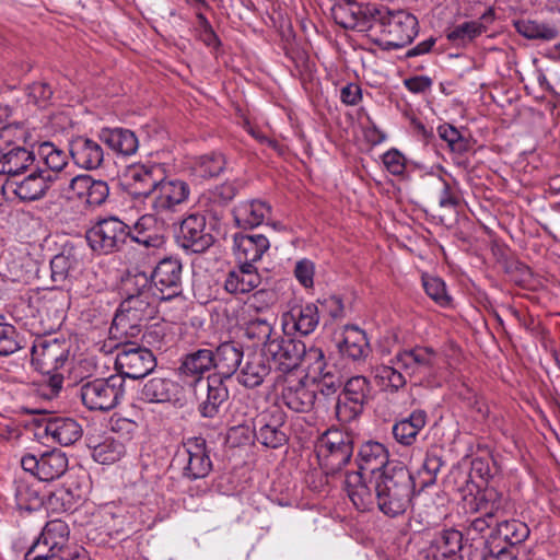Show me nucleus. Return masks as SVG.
<instances>
[{"label": "nucleus", "mask_w": 560, "mask_h": 560, "mask_svg": "<svg viewBox=\"0 0 560 560\" xmlns=\"http://www.w3.org/2000/svg\"><path fill=\"white\" fill-rule=\"evenodd\" d=\"M245 335L248 339L262 343L264 351H266V345L273 340L278 332L275 330L273 323L268 318L256 317L250 319L245 327Z\"/></svg>", "instance_id": "51"}, {"label": "nucleus", "mask_w": 560, "mask_h": 560, "mask_svg": "<svg viewBox=\"0 0 560 560\" xmlns=\"http://www.w3.org/2000/svg\"><path fill=\"white\" fill-rule=\"evenodd\" d=\"M316 398L315 384L305 380L289 382L281 392L282 404L294 412H310Z\"/></svg>", "instance_id": "22"}, {"label": "nucleus", "mask_w": 560, "mask_h": 560, "mask_svg": "<svg viewBox=\"0 0 560 560\" xmlns=\"http://www.w3.org/2000/svg\"><path fill=\"white\" fill-rule=\"evenodd\" d=\"M52 177L46 170H37L15 183L13 192L22 201H34L43 198L50 187Z\"/></svg>", "instance_id": "34"}, {"label": "nucleus", "mask_w": 560, "mask_h": 560, "mask_svg": "<svg viewBox=\"0 0 560 560\" xmlns=\"http://www.w3.org/2000/svg\"><path fill=\"white\" fill-rule=\"evenodd\" d=\"M213 350L202 348L185 354L180 360L179 372L182 375L197 380L214 369Z\"/></svg>", "instance_id": "42"}, {"label": "nucleus", "mask_w": 560, "mask_h": 560, "mask_svg": "<svg viewBox=\"0 0 560 560\" xmlns=\"http://www.w3.org/2000/svg\"><path fill=\"white\" fill-rule=\"evenodd\" d=\"M317 454L327 475H335L342 469L353 454V436L339 429H328L322 434L317 444Z\"/></svg>", "instance_id": "8"}, {"label": "nucleus", "mask_w": 560, "mask_h": 560, "mask_svg": "<svg viewBox=\"0 0 560 560\" xmlns=\"http://www.w3.org/2000/svg\"><path fill=\"white\" fill-rule=\"evenodd\" d=\"M271 372L270 360L265 352L247 353L236 374L237 382L246 388L260 386Z\"/></svg>", "instance_id": "23"}, {"label": "nucleus", "mask_w": 560, "mask_h": 560, "mask_svg": "<svg viewBox=\"0 0 560 560\" xmlns=\"http://www.w3.org/2000/svg\"><path fill=\"white\" fill-rule=\"evenodd\" d=\"M440 370V355L431 347L416 346L400 349L387 363L374 368L377 384L386 392L397 393L407 384V377L430 382Z\"/></svg>", "instance_id": "2"}, {"label": "nucleus", "mask_w": 560, "mask_h": 560, "mask_svg": "<svg viewBox=\"0 0 560 560\" xmlns=\"http://www.w3.org/2000/svg\"><path fill=\"white\" fill-rule=\"evenodd\" d=\"M154 293L160 301H170L183 292V265L180 259L166 257L161 259L150 273Z\"/></svg>", "instance_id": "16"}, {"label": "nucleus", "mask_w": 560, "mask_h": 560, "mask_svg": "<svg viewBox=\"0 0 560 560\" xmlns=\"http://www.w3.org/2000/svg\"><path fill=\"white\" fill-rule=\"evenodd\" d=\"M270 213L271 206L261 199L240 201L233 209L234 221L243 229L260 225Z\"/></svg>", "instance_id": "33"}, {"label": "nucleus", "mask_w": 560, "mask_h": 560, "mask_svg": "<svg viewBox=\"0 0 560 560\" xmlns=\"http://www.w3.org/2000/svg\"><path fill=\"white\" fill-rule=\"evenodd\" d=\"M159 171V165L131 167L126 175L131 194L136 197H143L148 201L160 180V177L156 176Z\"/></svg>", "instance_id": "35"}, {"label": "nucleus", "mask_w": 560, "mask_h": 560, "mask_svg": "<svg viewBox=\"0 0 560 560\" xmlns=\"http://www.w3.org/2000/svg\"><path fill=\"white\" fill-rule=\"evenodd\" d=\"M180 386L167 377H152L148 380L140 393L139 399L149 404L175 402L178 400Z\"/></svg>", "instance_id": "30"}, {"label": "nucleus", "mask_w": 560, "mask_h": 560, "mask_svg": "<svg viewBox=\"0 0 560 560\" xmlns=\"http://www.w3.org/2000/svg\"><path fill=\"white\" fill-rule=\"evenodd\" d=\"M287 422L285 412L277 405H272L254 419V435L258 443L268 448L283 446L289 436L284 430Z\"/></svg>", "instance_id": "13"}, {"label": "nucleus", "mask_w": 560, "mask_h": 560, "mask_svg": "<svg viewBox=\"0 0 560 560\" xmlns=\"http://www.w3.org/2000/svg\"><path fill=\"white\" fill-rule=\"evenodd\" d=\"M35 161V154L23 144L4 145L0 149V174L19 175Z\"/></svg>", "instance_id": "31"}, {"label": "nucleus", "mask_w": 560, "mask_h": 560, "mask_svg": "<svg viewBox=\"0 0 560 560\" xmlns=\"http://www.w3.org/2000/svg\"><path fill=\"white\" fill-rule=\"evenodd\" d=\"M244 180L240 178L226 180L209 189L207 194L203 195V198L220 207H224L234 199L238 191L244 187Z\"/></svg>", "instance_id": "50"}, {"label": "nucleus", "mask_w": 560, "mask_h": 560, "mask_svg": "<svg viewBox=\"0 0 560 560\" xmlns=\"http://www.w3.org/2000/svg\"><path fill=\"white\" fill-rule=\"evenodd\" d=\"M459 552L462 560H490L494 558L483 539H472L471 542L463 545Z\"/></svg>", "instance_id": "59"}, {"label": "nucleus", "mask_w": 560, "mask_h": 560, "mask_svg": "<svg viewBox=\"0 0 560 560\" xmlns=\"http://www.w3.org/2000/svg\"><path fill=\"white\" fill-rule=\"evenodd\" d=\"M341 355L353 361L365 358L369 353L366 335L357 326L347 325L342 338L337 342Z\"/></svg>", "instance_id": "38"}, {"label": "nucleus", "mask_w": 560, "mask_h": 560, "mask_svg": "<svg viewBox=\"0 0 560 560\" xmlns=\"http://www.w3.org/2000/svg\"><path fill=\"white\" fill-rule=\"evenodd\" d=\"M190 195L189 185L179 178L163 177L153 189L148 205L162 221L171 219Z\"/></svg>", "instance_id": "10"}, {"label": "nucleus", "mask_w": 560, "mask_h": 560, "mask_svg": "<svg viewBox=\"0 0 560 560\" xmlns=\"http://www.w3.org/2000/svg\"><path fill=\"white\" fill-rule=\"evenodd\" d=\"M443 466L442 458L434 453H427L419 470L420 491L435 483L436 476Z\"/></svg>", "instance_id": "57"}, {"label": "nucleus", "mask_w": 560, "mask_h": 560, "mask_svg": "<svg viewBox=\"0 0 560 560\" xmlns=\"http://www.w3.org/2000/svg\"><path fill=\"white\" fill-rule=\"evenodd\" d=\"M128 339L125 336L121 339L109 337L108 345L104 343L102 350L112 352L115 349L117 351L115 359L117 375L132 380L144 377L155 369L156 359L150 349L137 346Z\"/></svg>", "instance_id": "5"}, {"label": "nucleus", "mask_w": 560, "mask_h": 560, "mask_svg": "<svg viewBox=\"0 0 560 560\" xmlns=\"http://www.w3.org/2000/svg\"><path fill=\"white\" fill-rule=\"evenodd\" d=\"M81 399L90 410L108 411L114 409L124 398L125 380L121 375L96 378L81 386Z\"/></svg>", "instance_id": "9"}, {"label": "nucleus", "mask_w": 560, "mask_h": 560, "mask_svg": "<svg viewBox=\"0 0 560 560\" xmlns=\"http://www.w3.org/2000/svg\"><path fill=\"white\" fill-rule=\"evenodd\" d=\"M261 282L256 267L248 268L238 264L237 269L231 270L224 281V289L231 294H245L255 290Z\"/></svg>", "instance_id": "40"}, {"label": "nucleus", "mask_w": 560, "mask_h": 560, "mask_svg": "<svg viewBox=\"0 0 560 560\" xmlns=\"http://www.w3.org/2000/svg\"><path fill=\"white\" fill-rule=\"evenodd\" d=\"M197 410L202 418L213 419L219 416L229 399V389L219 375L198 377L192 382Z\"/></svg>", "instance_id": "11"}, {"label": "nucleus", "mask_w": 560, "mask_h": 560, "mask_svg": "<svg viewBox=\"0 0 560 560\" xmlns=\"http://www.w3.org/2000/svg\"><path fill=\"white\" fill-rule=\"evenodd\" d=\"M422 285L428 296H430L436 304L442 307L451 305L452 299L447 294L446 284L441 278L423 276Z\"/></svg>", "instance_id": "55"}, {"label": "nucleus", "mask_w": 560, "mask_h": 560, "mask_svg": "<svg viewBox=\"0 0 560 560\" xmlns=\"http://www.w3.org/2000/svg\"><path fill=\"white\" fill-rule=\"evenodd\" d=\"M315 265L312 260L303 258L296 261L294 267V276L299 283L310 289L314 285Z\"/></svg>", "instance_id": "63"}, {"label": "nucleus", "mask_w": 560, "mask_h": 560, "mask_svg": "<svg viewBox=\"0 0 560 560\" xmlns=\"http://www.w3.org/2000/svg\"><path fill=\"white\" fill-rule=\"evenodd\" d=\"M439 137L447 143L454 155H464L471 149L470 140L457 128L450 124H442L436 129Z\"/></svg>", "instance_id": "48"}, {"label": "nucleus", "mask_w": 560, "mask_h": 560, "mask_svg": "<svg viewBox=\"0 0 560 560\" xmlns=\"http://www.w3.org/2000/svg\"><path fill=\"white\" fill-rule=\"evenodd\" d=\"M84 493L80 486L75 485L74 487H62L57 489L51 493L49 500L52 504L54 501L60 503V508L63 511L74 510L75 506L83 501Z\"/></svg>", "instance_id": "56"}, {"label": "nucleus", "mask_w": 560, "mask_h": 560, "mask_svg": "<svg viewBox=\"0 0 560 560\" xmlns=\"http://www.w3.org/2000/svg\"><path fill=\"white\" fill-rule=\"evenodd\" d=\"M69 154L83 170H96L104 161V150L97 140L78 136L69 142Z\"/></svg>", "instance_id": "24"}, {"label": "nucleus", "mask_w": 560, "mask_h": 560, "mask_svg": "<svg viewBox=\"0 0 560 560\" xmlns=\"http://www.w3.org/2000/svg\"><path fill=\"white\" fill-rule=\"evenodd\" d=\"M270 242L262 234L236 233L233 237V253L238 264L255 267L269 249Z\"/></svg>", "instance_id": "21"}, {"label": "nucleus", "mask_w": 560, "mask_h": 560, "mask_svg": "<svg viewBox=\"0 0 560 560\" xmlns=\"http://www.w3.org/2000/svg\"><path fill=\"white\" fill-rule=\"evenodd\" d=\"M365 407L355 400L338 394L334 402V413L340 423H350L355 420Z\"/></svg>", "instance_id": "53"}, {"label": "nucleus", "mask_w": 560, "mask_h": 560, "mask_svg": "<svg viewBox=\"0 0 560 560\" xmlns=\"http://www.w3.org/2000/svg\"><path fill=\"white\" fill-rule=\"evenodd\" d=\"M70 529L66 522L52 520L47 522L39 537L25 553V560H50L67 549L70 544Z\"/></svg>", "instance_id": "12"}, {"label": "nucleus", "mask_w": 560, "mask_h": 560, "mask_svg": "<svg viewBox=\"0 0 560 560\" xmlns=\"http://www.w3.org/2000/svg\"><path fill=\"white\" fill-rule=\"evenodd\" d=\"M417 483L408 467L400 460L393 463L375 479L365 481L359 474H347L345 488L353 505L369 511L374 505L386 516L404 514L410 505Z\"/></svg>", "instance_id": "1"}, {"label": "nucleus", "mask_w": 560, "mask_h": 560, "mask_svg": "<svg viewBox=\"0 0 560 560\" xmlns=\"http://www.w3.org/2000/svg\"><path fill=\"white\" fill-rule=\"evenodd\" d=\"M382 161L392 175L401 176L405 174L407 160L399 150L390 149L386 151L382 156Z\"/></svg>", "instance_id": "61"}, {"label": "nucleus", "mask_w": 560, "mask_h": 560, "mask_svg": "<svg viewBox=\"0 0 560 560\" xmlns=\"http://www.w3.org/2000/svg\"><path fill=\"white\" fill-rule=\"evenodd\" d=\"M392 463L388 450L383 443L372 440L365 441L358 448L355 456L358 470L351 474H359L365 481L366 475H370V479H375Z\"/></svg>", "instance_id": "20"}, {"label": "nucleus", "mask_w": 560, "mask_h": 560, "mask_svg": "<svg viewBox=\"0 0 560 560\" xmlns=\"http://www.w3.org/2000/svg\"><path fill=\"white\" fill-rule=\"evenodd\" d=\"M340 394L365 407L371 399L372 386L365 376L357 375L343 381Z\"/></svg>", "instance_id": "49"}, {"label": "nucleus", "mask_w": 560, "mask_h": 560, "mask_svg": "<svg viewBox=\"0 0 560 560\" xmlns=\"http://www.w3.org/2000/svg\"><path fill=\"white\" fill-rule=\"evenodd\" d=\"M332 16L343 28L366 32L373 30L374 12L378 4H360L357 0H334Z\"/></svg>", "instance_id": "18"}, {"label": "nucleus", "mask_w": 560, "mask_h": 560, "mask_svg": "<svg viewBox=\"0 0 560 560\" xmlns=\"http://www.w3.org/2000/svg\"><path fill=\"white\" fill-rule=\"evenodd\" d=\"M517 32L528 39L552 40L559 35L557 27L535 21H518L515 23Z\"/></svg>", "instance_id": "52"}, {"label": "nucleus", "mask_w": 560, "mask_h": 560, "mask_svg": "<svg viewBox=\"0 0 560 560\" xmlns=\"http://www.w3.org/2000/svg\"><path fill=\"white\" fill-rule=\"evenodd\" d=\"M310 357L314 358L312 372L315 374V377L319 378L318 385H315L317 393L319 392L325 397L339 394L343 385V378L336 369L325 363L324 352L318 348H311Z\"/></svg>", "instance_id": "28"}, {"label": "nucleus", "mask_w": 560, "mask_h": 560, "mask_svg": "<svg viewBox=\"0 0 560 560\" xmlns=\"http://www.w3.org/2000/svg\"><path fill=\"white\" fill-rule=\"evenodd\" d=\"M373 12V30L383 36L386 48L405 47L418 35L419 22L410 12L402 9H390L384 4H378Z\"/></svg>", "instance_id": "4"}, {"label": "nucleus", "mask_w": 560, "mask_h": 560, "mask_svg": "<svg viewBox=\"0 0 560 560\" xmlns=\"http://www.w3.org/2000/svg\"><path fill=\"white\" fill-rule=\"evenodd\" d=\"M126 296H137L139 299L158 302L159 296L154 293L151 276L145 272H136L127 277L124 283Z\"/></svg>", "instance_id": "45"}, {"label": "nucleus", "mask_w": 560, "mask_h": 560, "mask_svg": "<svg viewBox=\"0 0 560 560\" xmlns=\"http://www.w3.org/2000/svg\"><path fill=\"white\" fill-rule=\"evenodd\" d=\"M319 323V308L315 303L295 305L282 316L284 330L299 332L301 336L312 334Z\"/></svg>", "instance_id": "25"}, {"label": "nucleus", "mask_w": 560, "mask_h": 560, "mask_svg": "<svg viewBox=\"0 0 560 560\" xmlns=\"http://www.w3.org/2000/svg\"><path fill=\"white\" fill-rule=\"evenodd\" d=\"M511 510L509 498L494 488H486L475 495L474 511L493 520L495 524L508 516Z\"/></svg>", "instance_id": "27"}, {"label": "nucleus", "mask_w": 560, "mask_h": 560, "mask_svg": "<svg viewBox=\"0 0 560 560\" xmlns=\"http://www.w3.org/2000/svg\"><path fill=\"white\" fill-rule=\"evenodd\" d=\"M493 537L501 538L511 546L523 542L529 536L528 526L518 520H500L492 532Z\"/></svg>", "instance_id": "44"}, {"label": "nucleus", "mask_w": 560, "mask_h": 560, "mask_svg": "<svg viewBox=\"0 0 560 560\" xmlns=\"http://www.w3.org/2000/svg\"><path fill=\"white\" fill-rule=\"evenodd\" d=\"M131 233V228L117 217L96 221L85 233L90 248L98 255L119 252Z\"/></svg>", "instance_id": "7"}, {"label": "nucleus", "mask_w": 560, "mask_h": 560, "mask_svg": "<svg viewBox=\"0 0 560 560\" xmlns=\"http://www.w3.org/2000/svg\"><path fill=\"white\" fill-rule=\"evenodd\" d=\"M45 433L60 445L68 446L82 436L83 430L72 418H51L45 424Z\"/></svg>", "instance_id": "39"}, {"label": "nucleus", "mask_w": 560, "mask_h": 560, "mask_svg": "<svg viewBox=\"0 0 560 560\" xmlns=\"http://www.w3.org/2000/svg\"><path fill=\"white\" fill-rule=\"evenodd\" d=\"M494 13L488 9L479 20L464 22L446 33V38L457 45L474 40L487 31L485 23L492 22Z\"/></svg>", "instance_id": "43"}, {"label": "nucleus", "mask_w": 560, "mask_h": 560, "mask_svg": "<svg viewBox=\"0 0 560 560\" xmlns=\"http://www.w3.org/2000/svg\"><path fill=\"white\" fill-rule=\"evenodd\" d=\"M463 547V534L457 529H443L436 533L425 550L427 560H456Z\"/></svg>", "instance_id": "29"}, {"label": "nucleus", "mask_w": 560, "mask_h": 560, "mask_svg": "<svg viewBox=\"0 0 560 560\" xmlns=\"http://www.w3.org/2000/svg\"><path fill=\"white\" fill-rule=\"evenodd\" d=\"M176 242L186 253L206 252L213 244L214 237L207 229L205 214L194 212L184 218L176 233Z\"/></svg>", "instance_id": "15"}, {"label": "nucleus", "mask_w": 560, "mask_h": 560, "mask_svg": "<svg viewBox=\"0 0 560 560\" xmlns=\"http://www.w3.org/2000/svg\"><path fill=\"white\" fill-rule=\"evenodd\" d=\"M88 446L92 451L93 459L103 465L119 460L126 453L124 442L113 435L104 436L101 442L88 438Z\"/></svg>", "instance_id": "41"}, {"label": "nucleus", "mask_w": 560, "mask_h": 560, "mask_svg": "<svg viewBox=\"0 0 560 560\" xmlns=\"http://www.w3.org/2000/svg\"><path fill=\"white\" fill-rule=\"evenodd\" d=\"M156 314L158 302L132 295L125 296L113 319L109 336L112 339L136 337L140 334L142 324L155 318Z\"/></svg>", "instance_id": "6"}, {"label": "nucleus", "mask_w": 560, "mask_h": 560, "mask_svg": "<svg viewBox=\"0 0 560 560\" xmlns=\"http://www.w3.org/2000/svg\"><path fill=\"white\" fill-rule=\"evenodd\" d=\"M78 260L70 254H58L50 260L51 280L56 285L65 288L73 278Z\"/></svg>", "instance_id": "46"}, {"label": "nucleus", "mask_w": 560, "mask_h": 560, "mask_svg": "<svg viewBox=\"0 0 560 560\" xmlns=\"http://www.w3.org/2000/svg\"><path fill=\"white\" fill-rule=\"evenodd\" d=\"M438 180L441 184L439 206L441 208L455 209L459 205V198L455 187L442 175H438Z\"/></svg>", "instance_id": "62"}, {"label": "nucleus", "mask_w": 560, "mask_h": 560, "mask_svg": "<svg viewBox=\"0 0 560 560\" xmlns=\"http://www.w3.org/2000/svg\"><path fill=\"white\" fill-rule=\"evenodd\" d=\"M214 369L222 381L231 378L237 374L241 363L244 359V352L241 346L232 341L222 342L213 351Z\"/></svg>", "instance_id": "32"}, {"label": "nucleus", "mask_w": 560, "mask_h": 560, "mask_svg": "<svg viewBox=\"0 0 560 560\" xmlns=\"http://www.w3.org/2000/svg\"><path fill=\"white\" fill-rule=\"evenodd\" d=\"M21 466L40 481H52L60 478L68 470V457L60 450H52L38 457L26 454L21 458Z\"/></svg>", "instance_id": "17"}, {"label": "nucleus", "mask_w": 560, "mask_h": 560, "mask_svg": "<svg viewBox=\"0 0 560 560\" xmlns=\"http://www.w3.org/2000/svg\"><path fill=\"white\" fill-rule=\"evenodd\" d=\"M226 165L225 156L220 152H210L197 158L192 165L194 173L201 178L220 175Z\"/></svg>", "instance_id": "47"}, {"label": "nucleus", "mask_w": 560, "mask_h": 560, "mask_svg": "<svg viewBox=\"0 0 560 560\" xmlns=\"http://www.w3.org/2000/svg\"><path fill=\"white\" fill-rule=\"evenodd\" d=\"M109 195V187L105 180L92 179L88 196L85 198L90 206L96 207L103 205Z\"/></svg>", "instance_id": "64"}, {"label": "nucleus", "mask_w": 560, "mask_h": 560, "mask_svg": "<svg viewBox=\"0 0 560 560\" xmlns=\"http://www.w3.org/2000/svg\"><path fill=\"white\" fill-rule=\"evenodd\" d=\"M428 415L422 409L413 410L408 417L396 421L392 428V433L397 443L404 446L412 445L420 431L425 427Z\"/></svg>", "instance_id": "36"}, {"label": "nucleus", "mask_w": 560, "mask_h": 560, "mask_svg": "<svg viewBox=\"0 0 560 560\" xmlns=\"http://www.w3.org/2000/svg\"><path fill=\"white\" fill-rule=\"evenodd\" d=\"M210 452L207 441L202 436L187 439L176 456V459L183 466V476L189 480L207 477L212 470Z\"/></svg>", "instance_id": "14"}, {"label": "nucleus", "mask_w": 560, "mask_h": 560, "mask_svg": "<svg viewBox=\"0 0 560 560\" xmlns=\"http://www.w3.org/2000/svg\"><path fill=\"white\" fill-rule=\"evenodd\" d=\"M15 498L20 508L26 510H35L43 503V498L40 497L38 490L34 486L27 485L25 482L18 485L15 490Z\"/></svg>", "instance_id": "58"}, {"label": "nucleus", "mask_w": 560, "mask_h": 560, "mask_svg": "<svg viewBox=\"0 0 560 560\" xmlns=\"http://www.w3.org/2000/svg\"><path fill=\"white\" fill-rule=\"evenodd\" d=\"M265 353L271 357L282 372L296 369L302 360H314L303 341L278 336L266 345Z\"/></svg>", "instance_id": "19"}, {"label": "nucleus", "mask_w": 560, "mask_h": 560, "mask_svg": "<svg viewBox=\"0 0 560 560\" xmlns=\"http://www.w3.org/2000/svg\"><path fill=\"white\" fill-rule=\"evenodd\" d=\"M38 152L50 171L60 172L68 164V153L51 142L42 143Z\"/></svg>", "instance_id": "54"}, {"label": "nucleus", "mask_w": 560, "mask_h": 560, "mask_svg": "<svg viewBox=\"0 0 560 560\" xmlns=\"http://www.w3.org/2000/svg\"><path fill=\"white\" fill-rule=\"evenodd\" d=\"M101 140L107 144L117 155H135L139 148L136 133L126 128H104L101 131Z\"/></svg>", "instance_id": "37"}, {"label": "nucleus", "mask_w": 560, "mask_h": 560, "mask_svg": "<svg viewBox=\"0 0 560 560\" xmlns=\"http://www.w3.org/2000/svg\"><path fill=\"white\" fill-rule=\"evenodd\" d=\"M163 225L164 221L153 211L143 214L131 228L129 238L147 248H159L164 244Z\"/></svg>", "instance_id": "26"}, {"label": "nucleus", "mask_w": 560, "mask_h": 560, "mask_svg": "<svg viewBox=\"0 0 560 560\" xmlns=\"http://www.w3.org/2000/svg\"><path fill=\"white\" fill-rule=\"evenodd\" d=\"M70 346L66 339L51 336H37L31 348V364L40 374L47 376L51 393H58L63 383L59 372L69 359Z\"/></svg>", "instance_id": "3"}, {"label": "nucleus", "mask_w": 560, "mask_h": 560, "mask_svg": "<svg viewBox=\"0 0 560 560\" xmlns=\"http://www.w3.org/2000/svg\"><path fill=\"white\" fill-rule=\"evenodd\" d=\"M14 326L0 323V355H10L21 349Z\"/></svg>", "instance_id": "60"}]
</instances>
